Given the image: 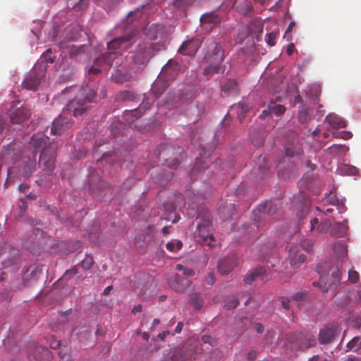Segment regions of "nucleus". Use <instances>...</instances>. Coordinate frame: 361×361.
<instances>
[{"label": "nucleus", "mask_w": 361, "mask_h": 361, "mask_svg": "<svg viewBox=\"0 0 361 361\" xmlns=\"http://www.w3.org/2000/svg\"><path fill=\"white\" fill-rule=\"evenodd\" d=\"M92 195L99 200L109 201L112 198V188L104 180H99V185L90 183Z\"/></svg>", "instance_id": "obj_8"}, {"label": "nucleus", "mask_w": 361, "mask_h": 361, "mask_svg": "<svg viewBox=\"0 0 361 361\" xmlns=\"http://www.w3.org/2000/svg\"><path fill=\"white\" fill-rule=\"evenodd\" d=\"M348 150V148L345 145H333L328 148V151L331 154L334 156L344 154Z\"/></svg>", "instance_id": "obj_39"}, {"label": "nucleus", "mask_w": 361, "mask_h": 361, "mask_svg": "<svg viewBox=\"0 0 361 361\" xmlns=\"http://www.w3.org/2000/svg\"><path fill=\"white\" fill-rule=\"evenodd\" d=\"M165 88L166 87L164 84H161L160 87H159V82H157L153 85L152 91L154 93L155 97L158 98L161 96Z\"/></svg>", "instance_id": "obj_47"}, {"label": "nucleus", "mask_w": 361, "mask_h": 361, "mask_svg": "<svg viewBox=\"0 0 361 361\" xmlns=\"http://www.w3.org/2000/svg\"><path fill=\"white\" fill-rule=\"evenodd\" d=\"M88 0H80L75 6V11H80L86 8L88 6Z\"/></svg>", "instance_id": "obj_60"}, {"label": "nucleus", "mask_w": 361, "mask_h": 361, "mask_svg": "<svg viewBox=\"0 0 361 361\" xmlns=\"http://www.w3.org/2000/svg\"><path fill=\"white\" fill-rule=\"evenodd\" d=\"M325 121L328 122L334 128L338 129L346 127L345 121L335 114L327 115L325 118Z\"/></svg>", "instance_id": "obj_25"}, {"label": "nucleus", "mask_w": 361, "mask_h": 361, "mask_svg": "<svg viewBox=\"0 0 361 361\" xmlns=\"http://www.w3.org/2000/svg\"><path fill=\"white\" fill-rule=\"evenodd\" d=\"M176 269L180 271H183V274L185 276H194L195 272L192 269H188L186 267L182 264H177Z\"/></svg>", "instance_id": "obj_55"}, {"label": "nucleus", "mask_w": 361, "mask_h": 361, "mask_svg": "<svg viewBox=\"0 0 361 361\" xmlns=\"http://www.w3.org/2000/svg\"><path fill=\"white\" fill-rule=\"evenodd\" d=\"M19 104V102H14L11 105V109H9L8 116L11 122L13 124H20L28 119L30 116L28 109L17 106Z\"/></svg>", "instance_id": "obj_9"}, {"label": "nucleus", "mask_w": 361, "mask_h": 361, "mask_svg": "<svg viewBox=\"0 0 361 361\" xmlns=\"http://www.w3.org/2000/svg\"><path fill=\"white\" fill-rule=\"evenodd\" d=\"M180 69L178 63L175 61L169 60L168 63L162 68V74L167 75L169 78H173L176 75Z\"/></svg>", "instance_id": "obj_23"}, {"label": "nucleus", "mask_w": 361, "mask_h": 361, "mask_svg": "<svg viewBox=\"0 0 361 361\" xmlns=\"http://www.w3.org/2000/svg\"><path fill=\"white\" fill-rule=\"evenodd\" d=\"M252 272L254 274L256 279L259 277H262V279H264V276L267 275V271L264 267L259 266L252 270Z\"/></svg>", "instance_id": "obj_49"}, {"label": "nucleus", "mask_w": 361, "mask_h": 361, "mask_svg": "<svg viewBox=\"0 0 361 361\" xmlns=\"http://www.w3.org/2000/svg\"><path fill=\"white\" fill-rule=\"evenodd\" d=\"M69 125L68 118L59 116L53 121L51 132L53 135H60L69 128Z\"/></svg>", "instance_id": "obj_21"}, {"label": "nucleus", "mask_w": 361, "mask_h": 361, "mask_svg": "<svg viewBox=\"0 0 361 361\" xmlns=\"http://www.w3.org/2000/svg\"><path fill=\"white\" fill-rule=\"evenodd\" d=\"M113 78L115 82L122 84L129 81L131 78V75L126 71L117 70L113 75Z\"/></svg>", "instance_id": "obj_30"}, {"label": "nucleus", "mask_w": 361, "mask_h": 361, "mask_svg": "<svg viewBox=\"0 0 361 361\" xmlns=\"http://www.w3.org/2000/svg\"><path fill=\"white\" fill-rule=\"evenodd\" d=\"M276 37V34L273 32L268 33L266 37L267 43L271 47L274 46Z\"/></svg>", "instance_id": "obj_58"}, {"label": "nucleus", "mask_w": 361, "mask_h": 361, "mask_svg": "<svg viewBox=\"0 0 361 361\" xmlns=\"http://www.w3.org/2000/svg\"><path fill=\"white\" fill-rule=\"evenodd\" d=\"M359 274L354 270L353 267L351 269L348 270V280L352 283H356L359 281Z\"/></svg>", "instance_id": "obj_54"}, {"label": "nucleus", "mask_w": 361, "mask_h": 361, "mask_svg": "<svg viewBox=\"0 0 361 361\" xmlns=\"http://www.w3.org/2000/svg\"><path fill=\"white\" fill-rule=\"evenodd\" d=\"M49 137L43 134L38 133L32 136L30 145L34 149V154L36 156L37 152H42L39 157V164L44 166L43 171L45 173L51 174L54 169L57 143L54 140L47 146Z\"/></svg>", "instance_id": "obj_1"}, {"label": "nucleus", "mask_w": 361, "mask_h": 361, "mask_svg": "<svg viewBox=\"0 0 361 361\" xmlns=\"http://www.w3.org/2000/svg\"><path fill=\"white\" fill-rule=\"evenodd\" d=\"M102 66V59H97L92 66L87 68V74L97 75L101 72L100 67Z\"/></svg>", "instance_id": "obj_43"}, {"label": "nucleus", "mask_w": 361, "mask_h": 361, "mask_svg": "<svg viewBox=\"0 0 361 361\" xmlns=\"http://www.w3.org/2000/svg\"><path fill=\"white\" fill-rule=\"evenodd\" d=\"M181 105H186V111L188 115L200 118L204 113V104L202 102L195 101L191 97L190 99H186L185 101L183 99L181 100Z\"/></svg>", "instance_id": "obj_18"}, {"label": "nucleus", "mask_w": 361, "mask_h": 361, "mask_svg": "<svg viewBox=\"0 0 361 361\" xmlns=\"http://www.w3.org/2000/svg\"><path fill=\"white\" fill-rule=\"evenodd\" d=\"M239 305L238 300L235 297H228L224 302V307L226 310H231L237 307Z\"/></svg>", "instance_id": "obj_45"}, {"label": "nucleus", "mask_w": 361, "mask_h": 361, "mask_svg": "<svg viewBox=\"0 0 361 361\" xmlns=\"http://www.w3.org/2000/svg\"><path fill=\"white\" fill-rule=\"evenodd\" d=\"M334 252L336 255V257L338 259V261L341 264L345 263V260L347 259V254L348 250L346 246L341 243L338 242L335 243L334 247Z\"/></svg>", "instance_id": "obj_26"}, {"label": "nucleus", "mask_w": 361, "mask_h": 361, "mask_svg": "<svg viewBox=\"0 0 361 361\" xmlns=\"http://www.w3.org/2000/svg\"><path fill=\"white\" fill-rule=\"evenodd\" d=\"M252 272L254 274L256 279L259 277H262V279H264V276L267 275V271L264 267L259 266L252 270Z\"/></svg>", "instance_id": "obj_48"}, {"label": "nucleus", "mask_w": 361, "mask_h": 361, "mask_svg": "<svg viewBox=\"0 0 361 361\" xmlns=\"http://www.w3.org/2000/svg\"><path fill=\"white\" fill-rule=\"evenodd\" d=\"M183 247V243L180 240H176V242H169L166 244V248L169 251H174L176 248L178 250Z\"/></svg>", "instance_id": "obj_51"}, {"label": "nucleus", "mask_w": 361, "mask_h": 361, "mask_svg": "<svg viewBox=\"0 0 361 361\" xmlns=\"http://www.w3.org/2000/svg\"><path fill=\"white\" fill-rule=\"evenodd\" d=\"M200 158L196 159L195 164L190 171V177L195 179L196 176L200 175L208 167V162L204 161L203 159L208 158L214 151L215 146L214 145L205 147L200 145Z\"/></svg>", "instance_id": "obj_6"}, {"label": "nucleus", "mask_w": 361, "mask_h": 361, "mask_svg": "<svg viewBox=\"0 0 361 361\" xmlns=\"http://www.w3.org/2000/svg\"><path fill=\"white\" fill-rule=\"evenodd\" d=\"M190 303L192 305L195 309L200 310L202 307V300L200 295L197 293H192L190 295Z\"/></svg>", "instance_id": "obj_40"}, {"label": "nucleus", "mask_w": 361, "mask_h": 361, "mask_svg": "<svg viewBox=\"0 0 361 361\" xmlns=\"http://www.w3.org/2000/svg\"><path fill=\"white\" fill-rule=\"evenodd\" d=\"M190 281L187 278L182 277L178 274H174L169 280V284L171 288L176 291H184L188 287L190 286Z\"/></svg>", "instance_id": "obj_20"}, {"label": "nucleus", "mask_w": 361, "mask_h": 361, "mask_svg": "<svg viewBox=\"0 0 361 361\" xmlns=\"http://www.w3.org/2000/svg\"><path fill=\"white\" fill-rule=\"evenodd\" d=\"M49 346L50 348H51L52 349H56L58 348L60 345H61V342L60 341L57 340L56 338L54 336H51L49 338Z\"/></svg>", "instance_id": "obj_59"}, {"label": "nucleus", "mask_w": 361, "mask_h": 361, "mask_svg": "<svg viewBox=\"0 0 361 361\" xmlns=\"http://www.w3.org/2000/svg\"><path fill=\"white\" fill-rule=\"evenodd\" d=\"M340 170L347 175L355 176L358 173V169L353 166L344 164L340 167Z\"/></svg>", "instance_id": "obj_46"}, {"label": "nucleus", "mask_w": 361, "mask_h": 361, "mask_svg": "<svg viewBox=\"0 0 361 361\" xmlns=\"http://www.w3.org/2000/svg\"><path fill=\"white\" fill-rule=\"evenodd\" d=\"M348 350L357 352L361 349V337L355 336L346 345Z\"/></svg>", "instance_id": "obj_38"}, {"label": "nucleus", "mask_w": 361, "mask_h": 361, "mask_svg": "<svg viewBox=\"0 0 361 361\" xmlns=\"http://www.w3.org/2000/svg\"><path fill=\"white\" fill-rule=\"evenodd\" d=\"M214 282H215L214 274V273L211 272L209 274V275L206 279V283L207 285L212 286L214 283Z\"/></svg>", "instance_id": "obj_63"}, {"label": "nucleus", "mask_w": 361, "mask_h": 361, "mask_svg": "<svg viewBox=\"0 0 361 361\" xmlns=\"http://www.w3.org/2000/svg\"><path fill=\"white\" fill-rule=\"evenodd\" d=\"M59 356L61 358V361H69L71 358V355L68 353H63L62 351L59 352Z\"/></svg>", "instance_id": "obj_64"}, {"label": "nucleus", "mask_w": 361, "mask_h": 361, "mask_svg": "<svg viewBox=\"0 0 361 361\" xmlns=\"http://www.w3.org/2000/svg\"><path fill=\"white\" fill-rule=\"evenodd\" d=\"M339 326L337 324H329L323 327L319 334V341L321 344H329L334 340L339 333Z\"/></svg>", "instance_id": "obj_11"}, {"label": "nucleus", "mask_w": 361, "mask_h": 361, "mask_svg": "<svg viewBox=\"0 0 361 361\" xmlns=\"http://www.w3.org/2000/svg\"><path fill=\"white\" fill-rule=\"evenodd\" d=\"M126 129V125L121 121L113 122L111 125V133L114 137L123 134Z\"/></svg>", "instance_id": "obj_28"}, {"label": "nucleus", "mask_w": 361, "mask_h": 361, "mask_svg": "<svg viewBox=\"0 0 361 361\" xmlns=\"http://www.w3.org/2000/svg\"><path fill=\"white\" fill-rule=\"evenodd\" d=\"M94 98L95 92L88 86L83 87L77 96L67 104L66 111L73 113L74 116H81L87 111L88 104L92 102Z\"/></svg>", "instance_id": "obj_3"}, {"label": "nucleus", "mask_w": 361, "mask_h": 361, "mask_svg": "<svg viewBox=\"0 0 361 361\" xmlns=\"http://www.w3.org/2000/svg\"><path fill=\"white\" fill-rule=\"evenodd\" d=\"M288 259L292 267L298 268L306 261V255L299 245H291L288 250Z\"/></svg>", "instance_id": "obj_13"}, {"label": "nucleus", "mask_w": 361, "mask_h": 361, "mask_svg": "<svg viewBox=\"0 0 361 361\" xmlns=\"http://www.w3.org/2000/svg\"><path fill=\"white\" fill-rule=\"evenodd\" d=\"M197 358V355L193 352V348L183 347L182 349L176 350L171 355L165 357L163 361H190Z\"/></svg>", "instance_id": "obj_12"}, {"label": "nucleus", "mask_w": 361, "mask_h": 361, "mask_svg": "<svg viewBox=\"0 0 361 361\" xmlns=\"http://www.w3.org/2000/svg\"><path fill=\"white\" fill-rule=\"evenodd\" d=\"M291 348L305 350L315 344L314 336L309 332H298L290 338Z\"/></svg>", "instance_id": "obj_7"}, {"label": "nucleus", "mask_w": 361, "mask_h": 361, "mask_svg": "<svg viewBox=\"0 0 361 361\" xmlns=\"http://www.w3.org/2000/svg\"><path fill=\"white\" fill-rule=\"evenodd\" d=\"M268 105L271 114H275L276 116H281L286 111V108L284 106L278 104L274 101H271Z\"/></svg>", "instance_id": "obj_37"}, {"label": "nucleus", "mask_w": 361, "mask_h": 361, "mask_svg": "<svg viewBox=\"0 0 361 361\" xmlns=\"http://www.w3.org/2000/svg\"><path fill=\"white\" fill-rule=\"evenodd\" d=\"M204 59L207 62L212 63L204 68V75L224 72L225 67L221 66V63L224 59V53L221 46L217 42L212 41L208 44Z\"/></svg>", "instance_id": "obj_2"}, {"label": "nucleus", "mask_w": 361, "mask_h": 361, "mask_svg": "<svg viewBox=\"0 0 361 361\" xmlns=\"http://www.w3.org/2000/svg\"><path fill=\"white\" fill-rule=\"evenodd\" d=\"M153 55V48L151 43L143 42L137 46L136 52L133 56L135 63L142 65L147 63Z\"/></svg>", "instance_id": "obj_10"}, {"label": "nucleus", "mask_w": 361, "mask_h": 361, "mask_svg": "<svg viewBox=\"0 0 361 361\" xmlns=\"http://www.w3.org/2000/svg\"><path fill=\"white\" fill-rule=\"evenodd\" d=\"M347 226L343 223H336L331 230V235L336 238H341L345 235L347 231Z\"/></svg>", "instance_id": "obj_32"}, {"label": "nucleus", "mask_w": 361, "mask_h": 361, "mask_svg": "<svg viewBox=\"0 0 361 361\" xmlns=\"http://www.w3.org/2000/svg\"><path fill=\"white\" fill-rule=\"evenodd\" d=\"M331 225V221L327 219L324 222L322 223L321 224L318 225L317 227V231L319 233L324 232L325 230L329 228Z\"/></svg>", "instance_id": "obj_57"}, {"label": "nucleus", "mask_w": 361, "mask_h": 361, "mask_svg": "<svg viewBox=\"0 0 361 361\" xmlns=\"http://www.w3.org/2000/svg\"><path fill=\"white\" fill-rule=\"evenodd\" d=\"M221 21V18L216 12L212 11L204 13L200 17V22L202 26L205 25H216Z\"/></svg>", "instance_id": "obj_24"}, {"label": "nucleus", "mask_w": 361, "mask_h": 361, "mask_svg": "<svg viewBox=\"0 0 361 361\" xmlns=\"http://www.w3.org/2000/svg\"><path fill=\"white\" fill-rule=\"evenodd\" d=\"M255 280H256V279H255V277L254 276V274L252 271L248 273L247 274V276H245V281L247 284L252 283Z\"/></svg>", "instance_id": "obj_62"}, {"label": "nucleus", "mask_w": 361, "mask_h": 361, "mask_svg": "<svg viewBox=\"0 0 361 361\" xmlns=\"http://www.w3.org/2000/svg\"><path fill=\"white\" fill-rule=\"evenodd\" d=\"M301 149L300 146L297 144H293V146H286V154L289 157H293L295 155H300L301 153Z\"/></svg>", "instance_id": "obj_44"}, {"label": "nucleus", "mask_w": 361, "mask_h": 361, "mask_svg": "<svg viewBox=\"0 0 361 361\" xmlns=\"http://www.w3.org/2000/svg\"><path fill=\"white\" fill-rule=\"evenodd\" d=\"M119 56V54L118 52L114 51L112 50V51H109L105 54H104L101 57H99L98 59H102V63L107 64L108 66H112L114 60Z\"/></svg>", "instance_id": "obj_33"}, {"label": "nucleus", "mask_w": 361, "mask_h": 361, "mask_svg": "<svg viewBox=\"0 0 361 361\" xmlns=\"http://www.w3.org/2000/svg\"><path fill=\"white\" fill-rule=\"evenodd\" d=\"M76 276L78 279L79 278H81L82 277V275L80 274H79V271H78V269L76 268L75 267H72L71 269H68L65 273L61 277V279H59V281H61V282H63V281H69L71 278H73V276Z\"/></svg>", "instance_id": "obj_34"}, {"label": "nucleus", "mask_w": 361, "mask_h": 361, "mask_svg": "<svg viewBox=\"0 0 361 361\" xmlns=\"http://www.w3.org/2000/svg\"><path fill=\"white\" fill-rule=\"evenodd\" d=\"M55 58L53 56V53L50 49H47L41 56V61L38 63L37 66H41V63H52L54 62V59Z\"/></svg>", "instance_id": "obj_41"}, {"label": "nucleus", "mask_w": 361, "mask_h": 361, "mask_svg": "<svg viewBox=\"0 0 361 361\" xmlns=\"http://www.w3.org/2000/svg\"><path fill=\"white\" fill-rule=\"evenodd\" d=\"M313 246L312 240H305L301 243V247L303 252H310Z\"/></svg>", "instance_id": "obj_56"}, {"label": "nucleus", "mask_w": 361, "mask_h": 361, "mask_svg": "<svg viewBox=\"0 0 361 361\" xmlns=\"http://www.w3.org/2000/svg\"><path fill=\"white\" fill-rule=\"evenodd\" d=\"M94 260L92 257L86 256L81 262V267L85 270H89L93 265Z\"/></svg>", "instance_id": "obj_50"}, {"label": "nucleus", "mask_w": 361, "mask_h": 361, "mask_svg": "<svg viewBox=\"0 0 361 361\" xmlns=\"http://www.w3.org/2000/svg\"><path fill=\"white\" fill-rule=\"evenodd\" d=\"M236 265L237 257L234 254H231L220 259L218 264V270L221 274H228Z\"/></svg>", "instance_id": "obj_19"}, {"label": "nucleus", "mask_w": 361, "mask_h": 361, "mask_svg": "<svg viewBox=\"0 0 361 361\" xmlns=\"http://www.w3.org/2000/svg\"><path fill=\"white\" fill-rule=\"evenodd\" d=\"M44 70L45 68L39 73H37V66H35L29 76L23 82V87L29 90H36L41 82L42 78L44 76Z\"/></svg>", "instance_id": "obj_14"}, {"label": "nucleus", "mask_w": 361, "mask_h": 361, "mask_svg": "<svg viewBox=\"0 0 361 361\" xmlns=\"http://www.w3.org/2000/svg\"><path fill=\"white\" fill-rule=\"evenodd\" d=\"M85 51V46H71L69 49V55L71 58H77Z\"/></svg>", "instance_id": "obj_42"}, {"label": "nucleus", "mask_w": 361, "mask_h": 361, "mask_svg": "<svg viewBox=\"0 0 361 361\" xmlns=\"http://www.w3.org/2000/svg\"><path fill=\"white\" fill-rule=\"evenodd\" d=\"M20 152L19 143L13 142L4 147L1 155V162L4 164H10L18 158Z\"/></svg>", "instance_id": "obj_16"}, {"label": "nucleus", "mask_w": 361, "mask_h": 361, "mask_svg": "<svg viewBox=\"0 0 361 361\" xmlns=\"http://www.w3.org/2000/svg\"><path fill=\"white\" fill-rule=\"evenodd\" d=\"M279 300L281 302L283 307L285 310L290 309V305H289L290 300H289L285 298L284 297H279Z\"/></svg>", "instance_id": "obj_61"}, {"label": "nucleus", "mask_w": 361, "mask_h": 361, "mask_svg": "<svg viewBox=\"0 0 361 361\" xmlns=\"http://www.w3.org/2000/svg\"><path fill=\"white\" fill-rule=\"evenodd\" d=\"M136 99L137 96L129 90L121 91L115 96V99L117 102L135 101Z\"/></svg>", "instance_id": "obj_29"}, {"label": "nucleus", "mask_w": 361, "mask_h": 361, "mask_svg": "<svg viewBox=\"0 0 361 361\" xmlns=\"http://www.w3.org/2000/svg\"><path fill=\"white\" fill-rule=\"evenodd\" d=\"M341 281V271L338 269V266L336 268L331 271V278L329 282L326 283L324 281L322 277H320L319 281H314L312 285L315 287H320L323 292L328 291L329 288L331 287L337 286Z\"/></svg>", "instance_id": "obj_17"}, {"label": "nucleus", "mask_w": 361, "mask_h": 361, "mask_svg": "<svg viewBox=\"0 0 361 361\" xmlns=\"http://www.w3.org/2000/svg\"><path fill=\"white\" fill-rule=\"evenodd\" d=\"M333 136L335 138H341L344 140H348L352 137L353 134L350 131H341L337 133H334Z\"/></svg>", "instance_id": "obj_53"}, {"label": "nucleus", "mask_w": 361, "mask_h": 361, "mask_svg": "<svg viewBox=\"0 0 361 361\" xmlns=\"http://www.w3.org/2000/svg\"><path fill=\"white\" fill-rule=\"evenodd\" d=\"M222 91L227 94H231L238 92V83L235 80L229 79L226 80L225 84L221 87Z\"/></svg>", "instance_id": "obj_31"}, {"label": "nucleus", "mask_w": 361, "mask_h": 361, "mask_svg": "<svg viewBox=\"0 0 361 361\" xmlns=\"http://www.w3.org/2000/svg\"><path fill=\"white\" fill-rule=\"evenodd\" d=\"M152 101L149 98L143 99L138 108L130 111H126L125 120L128 123H133L135 119L140 118L144 112L150 108Z\"/></svg>", "instance_id": "obj_15"}, {"label": "nucleus", "mask_w": 361, "mask_h": 361, "mask_svg": "<svg viewBox=\"0 0 361 361\" xmlns=\"http://www.w3.org/2000/svg\"><path fill=\"white\" fill-rule=\"evenodd\" d=\"M207 224H209L207 223ZM198 229L199 235L203 240V241H207L209 238L211 240V241L214 240V236L209 232L208 225H198Z\"/></svg>", "instance_id": "obj_36"}, {"label": "nucleus", "mask_w": 361, "mask_h": 361, "mask_svg": "<svg viewBox=\"0 0 361 361\" xmlns=\"http://www.w3.org/2000/svg\"><path fill=\"white\" fill-rule=\"evenodd\" d=\"M258 209L260 212L271 215L276 212L277 207L271 202H266L265 203L260 204Z\"/></svg>", "instance_id": "obj_35"}, {"label": "nucleus", "mask_w": 361, "mask_h": 361, "mask_svg": "<svg viewBox=\"0 0 361 361\" xmlns=\"http://www.w3.org/2000/svg\"><path fill=\"white\" fill-rule=\"evenodd\" d=\"M180 147L175 148L169 145H162L157 149L158 159L160 161H163V164L166 165L169 168L176 169L180 163V158L178 154L183 152Z\"/></svg>", "instance_id": "obj_5"}, {"label": "nucleus", "mask_w": 361, "mask_h": 361, "mask_svg": "<svg viewBox=\"0 0 361 361\" xmlns=\"http://www.w3.org/2000/svg\"><path fill=\"white\" fill-rule=\"evenodd\" d=\"M202 341L204 343H209L211 346H216L218 344L216 338L209 335H203L202 337Z\"/></svg>", "instance_id": "obj_52"}, {"label": "nucleus", "mask_w": 361, "mask_h": 361, "mask_svg": "<svg viewBox=\"0 0 361 361\" xmlns=\"http://www.w3.org/2000/svg\"><path fill=\"white\" fill-rule=\"evenodd\" d=\"M138 34L139 32L136 28L129 27L122 36L114 38L108 42L107 48L109 50H114V51L119 49L128 51L136 42Z\"/></svg>", "instance_id": "obj_4"}, {"label": "nucleus", "mask_w": 361, "mask_h": 361, "mask_svg": "<svg viewBox=\"0 0 361 361\" xmlns=\"http://www.w3.org/2000/svg\"><path fill=\"white\" fill-rule=\"evenodd\" d=\"M200 47L199 39H192L183 43L178 49V52L188 56H193Z\"/></svg>", "instance_id": "obj_22"}, {"label": "nucleus", "mask_w": 361, "mask_h": 361, "mask_svg": "<svg viewBox=\"0 0 361 361\" xmlns=\"http://www.w3.org/2000/svg\"><path fill=\"white\" fill-rule=\"evenodd\" d=\"M36 156L33 155V158H28L27 161H25L23 166V176L24 177H30L34 171L36 170Z\"/></svg>", "instance_id": "obj_27"}]
</instances>
